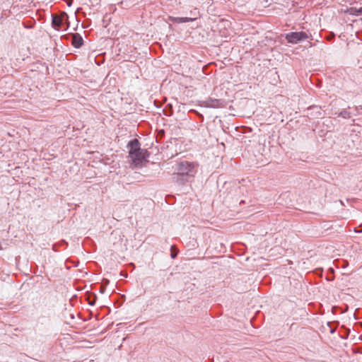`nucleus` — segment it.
I'll use <instances>...</instances> for the list:
<instances>
[{"mask_svg":"<svg viewBox=\"0 0 362 362\" xmlns=\"http://www.w3.org/2000/svg\"><path fill=\"white\" fill-rule=\"evenodd\" d=\"M1 249H2V247H1V246L0 245V250H1Z\"/></svg>","mask_w":362,"mask_h":362,"instance_id":"2eb2a0df","label":"nucleus"},{"mask_svg":"<svg viewBox=\"0 0 362 362\" xmlns=\"http://www.w3.org/2000/svg\"><path fill=\"white\" fill-rule=\"evenodd\" d=\"M105 287L102 286L100 287V293H104L105 292Z\"/></svg>","mask_w":362,"mask_h":362,"instance_id":"f8f14e48","label":"nucleus"},{"mask_svg":"<svg viewBox=\"0 0 362 362\" xmlns=\"http://www.w3.org/2000/svg\"><path fill=\"white\" fill-rule=\"evenodd\" d=\"M176 172L172 175L173 180L179 185H185L192 180L197 172V165L187 160L177 163Z\"/></svg>","mask_w":362,"mask_h":362,"instance_id":"f257e3e1","label":"nucleus"},{"mask_svg":"<svg viewBox=\"0 0 362 362\" xmlns=\"http://www.w3.org/2000/svg\"><path fill=\"white\" fill-rule=\"evenodd\" d=\"M170 21L173 23H189L195 21L196 18H189V17H170Z\"/></svg>","mask_w":362,"mask_h":362,"instance_id":"0eeeda50","label":"nucleus"},{"mask_svg":"<svg viewBox=\"0 0 362 362\" xmlns=\"http://www.w3.org/2000/svg\"><path fill=\"white\" fill-rule=\"evenodd\" d=\"M358 13L359 14H362V7H361V8L358 9Z\"/></svg>","mask_w":362,"mask_h":362,"instance_id":"ddd939ff","label":"nucleus"},{"mask_svg":"<svg viewBox=\"0 0 362 362\" xmlns=\"http://www.w3.org/2000/svg\"><path fill=\"white\" fill-rule=\"evenodd\" d=\"M226 105L224 100L209 98L204 101V106L209 108H220L223 107Z\"/></svg>","mask_w":362,"mask_h":362,"instance_id":"39448f33","label":"nucleus"},{"mask_svg":"<svg viewBox=\"0 0 362 362\" xmlns=\"http://www.w3.org/2000/svg\"><path fill=\"white\" fill-rule=\"evenodd\" d=\"M339 115L345 119L349 118L351 117L350 112L346 110L341 111Z\"/></svg>","mask_w":362,"mask_h":362,"instance_id":"9d476101","label":"nucleus"},{"mask_svg":"<svg viewBox=\"0 0 362 362\" xmlns=\"http://www.w3.org/2000/svg\"><path fill=\"white\" fill-rule=\"evenodd\" d=\"M173 249H174V246L172 245L171 246V254H170V257L172 259H175L177 255V252L173 251Z\"/></svg>","mask_w":362,"mask_h":362,"instance_id":"9b49d317","label":"nucleus"},{"mask_svg":"<svg viewBox=\"0 0 362 362\" xmlns=\"http://www.w3.org/2000/svg\"><path fill=\"white\" fill-rule=\"evenodd\" d=\"M68 15L63 12L60 15H52V25L57 30H59L65 23L68 21Z\"/></svg>","mask_w":362,"mask_h":362,"instance_id":"20e7f679","label":"nucleus"},{"mask_svg":"<svg viewBox=\"0 0 362 362\" xmlns=\"http://www.w3.org/2000/svg\"><path fill=\"white\" fill-rule=\"evenodd\" d=\"M163 113L165 116H171L173 115L172 105L168 104L163 110Z\"/></svg>","mask_w":362,"mask_h":362,"instance_id":"1a4fd4ad","label":"nucleus"},{"mask_svg":"<svg viewBox=\"0 0 362 362\" xmlns=\"http://www.w3.org/2000/svg\"><path fill=\"white\" fill-rule=\"evenodd\" d=\"M285 38L288 43L298 44L300 42L308 38V35L303 31L291 32L285 35Z\"/></svg>","mask_w":362,"mask_h":362,"instance_id":"7ed1b4c3","label":"nucleus"},{"mask_svg":"<svg viewBox=\"0 0 362 362\" xmlns=\"http://www.w3.org/2000/svg\"><path fill=\"white\" fill-rule=\"evenodd\" d=\"M72 45L76 48L81 47L83 44V40L78 33H74L72 37Z\"/></svg>","mask_w":362,"mask_h":362,"instance_id":"423d86ee","label":"nucleus"},{"mask_svg":"<svg viewBox=\"0 0 362 362\" xmlns=\"http://www.w3.org/2000/svg\"><path fill=\"white\" fill-rule=\"evenodd\" d=\"M127 148H129V158L134 165H139L146 160L148 152L146 149L141 148L138 139L131 140L127 144Z\"/></svg>","mask_w":362,"mask_h":362,"instance_id":"f03ea898","label":"nucleus"},{"mask_svg":"<svg viewBox=\"0 0 362 362\" xmlns=\"http://www.w3.org/2000/svg\"><path fill=\"white\" fill-rule=\"evenodd\" d=\"M97 296L95 294H90L88 297V304L91 306L95 304Z\"/></svg>","mask_w":362,"mask_h":362,"instance_id":"6e6552de","label":"nucleus"},{"mask_svg":"<svg viewBox=\"0 0 362 362\" xmlns=\"http://www.w3.org/2000/svg\"><path fill=\"white\" fill-rule=\"evenodd\" d=\"M355 232H356V233H362V230H355Z\"/></svg>","mask_w":362,"mask_h":362,"instance_id":"4468645a","label":"nucleus"}]
</instances>
